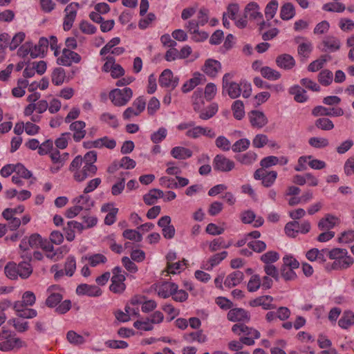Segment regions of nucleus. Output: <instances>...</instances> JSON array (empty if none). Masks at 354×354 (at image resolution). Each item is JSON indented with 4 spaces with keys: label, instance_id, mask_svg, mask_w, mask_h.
<instances>
[{
    "label": "nucleus",
    "instance_id": "2eb2a0df",
    "mask_svg": "<svg viewBox=\"0 0 354 354\" xmlns=\"http://www.w3.org/2000/svg\"><path fill=\"white\" fill-rule=\"evenodd\" d=\"M76 293L79 295H88L89 297H98L102 295L101 289L97 286L82 283L76 289Z\"/></svg>",
    "mask_w": 354,
    "mask_h": 354
},
{
    "label": "nucleus",
    "instance_id": "72a5a7b5",
    "mask_svg": "<svg viewBox=\"0 0 354 354\" xmlns=\"http://www.w3.org/2000/svg\"><path fill=\"white\" fill-rule=\"evenodd\" d=\"M66 78V73L63 68L58 67L53 70L51 75V80L53 84L56 86L62 84Z\"/></svg>",
    "mask_w": 354,
    "mask_h": 354
},
{
    "label": "nucleus",
    "instance_id": "6e6d98bb",
    "mask_svg": "<svg viewBox=\"0 0 354 354\" xmlns=\"http://www.w3.org/2000/svg\"><path fill=\"white\" fill-rule=\"evenodd\" d=\"M323 10L327 12H342L346 8L345 6L342 3H327L323 6Z\"/></svg>",
    "mask_w": 354,
    "mask_h": 354
},
{
    "label": "nucleus",
    "instance_id": "58836bf2",
    "mask_svg": "<svg viewBox=\"0 0 354 354\" xmlns=\"http://www.w3.org/2000/svg\"><path fill=\"white\" fill-rule=\"evenodd\" d=\"M232 245V242L229 241L228 243H225L223 238L218 237L214 239L209 243V249L211 252H215L221 248H228Z\"/></svg>",
    "mask_w": 354,
    "mask_h": 354
},
{
    "label": "nucleus",
    "instance_id": "423d86ee",
    "mask_svg": "<svg viewBox=\"0 0 354 354\" xmlns=\"http://www.w3.org/2000/svg\"><path fill=\"white\" fill-rule=\"evenodd\" d=\"M82 59L81 56L76 52L68 48H64L62 55L57 58V64L59 65L69 66L74 63H79Z\"/></svg>",
    "mask_w": 354,
    "mask_h": 354
},
{
    "label": "nucleus",
    "instance_id": "0e129e2a",
    "mask_svg": "<svg viewBox=\"0 0 354 354\" xmlns=\"http://www.w3.org/2000/svg\"><path fill=\"white\" fill-rule=\"evenodd\" d=\"M15 175L25 179H29L32 176V173L28 170L22 164L15 165Z\"/></svg>",
    "mask_w": 354,
    "mask_h": 354
},
{
    "label": "nucleus",
    "instance_id": "f03ea898",
    "mask_svg": "<svg viewBox=\"0 0 354 354\" xmlns=\"http://www.w3.org/2000/svg\"><path fill=\"white\" fill-rule=\"evenodd\" d=\"M133 96V91L129 87L115 88L109 93V98L112 103L117 106L126 105Z\"/></svg>",
    "mask_w": 354,
    "mask_h": 354
},
{
    "label": "nucleus",
    "instance_id": "09e8293b",
    "mask_svg": "<svg viewBox=\"0 0 354 354\" xmlns=\"http://www.w3.org/2000/svg\"><path fill=\"white\" fill-rule=\"evenodd\" d=\"M194 109L197 111L201 108V104H204L203 101V92L201 89L196 90L192 97Z\"/></svg>",
    "mask_w": 354,
    "mask_h": 354
},
{
    "label": "nucleus",
    "instance_id": "dca6fc26",
    "mask_svg": "<svg viewBox=\"0 0 354 354\" xmlns=\"http://www.w3.org/2000/svg\"><path fill=\"white\" fill-rule=\"evenodd\" d=\"M85 127V122L81 120L71 124L70 130L73 131V138L75 142H80L84 138L86 133Z\"/></svg>",
    "mask_w": 354,
    "mask_h": 354
},
{
    "label": "nucleus",
    "instance_id": "bf43d9fd",
    "mask_svg": "<svg viewBox=\"0 0 354 354\" xmlns=\"http://www.w3.org/2000/svg\"><path fill=\"white\" fill-rule=\"evenodd\" d=\"M167 136V129L164 127H160L156 132L153 133L151 135V141L158 144L162 142Z\"/></svg>",
    "mask_w": 354,
    "mask_h": 354
},
{
    "label": "nucleus",
    "instance_id": "79ce46f5",
    "mask_svg": "<svg viewBox=\"0 0 354 354\" xmlns=\"http://www.w3.org/2000/svg\"><path fill=\"white\" fill-rule=\"evenodd\" d=\"M315 125L317 128L324 131H330L334 128L333 122L327 118H318L315 120Z\"/></svg>",
    "mask_w": 354,
    "mask_h": 354
},
{
    "label": "nucleus",
    "instance_id": "6ab92c4d",
    "mask_svg": "<svg viewBox=\"0 0 354 354\" xmlns=\"http://www.w3.org/2000/svg\"><path fill=\"white\" fill-rule=\"evenodd\" d=\"M205 80L206 79L204 75L195 73L193 77L183 84L182 91L183 93H187L194 89L196 86L204 83Z\"/></svg>",
    "mask_w": 354,
    "mask_h": 354
},
{
    "label": "nucleus",
    "instance_id": "3c124183",
    "mask_svg": "<svg viewBox=\"0 0 354 354\" xmlns=\"http://www.w3.org/2000/svg\"><path fill=\"white\" fill-rule=\"evenodd\" d=\"M250 142L247 138H241L237 140L232 146V149L234 152H241L248 149Z\"/></svg>",
    "mask_w": 354,
    "mask_h": 354
},
{
    "label": "nucleus",
    "instance_id": "864d4df0",
    "mask_svg": "<svg viewBox=\"0 0 354 354\" xmlns=\"http://www.w3.org/2000/svg\"><path fill=\"white\" fill-rule=\"evenodd\" d=\"M328 255L330 259L334 261L349 256L347 250L343 248H333L328 251Z\"/></svg>",
    "mask_w": 354,
    "mask_h": 354
},
{
    "label": "nucleus",
    "instance_id": "4be33fe9",
    "mask_svg": "<svg viewBox=\"0 0 354 354\" xmlns=\"http://www.w3.org/2000/svg\"><path fill=\"white\" fill-rule=\"evenodd\" d=\"M227 256V252L223 251L212 256L205 263H203V268L207 270H211L213 268L218 265Z\"/></svg>",
    "mask_w": 354,
    "mask_h": 354
},
{
    "label": "nucleus",
    "instance_id": "bb28decb",
    "mask_svg": "<svg viewBox=\"0 0 354 354\" xmlns=\"http://www.w3.org/2000/svg\"><path fill=\"white\" fill-rule=\"evenodd\" d=\"M176 290V284L174 282H167L162 285L158 290V295L159 297L166 299L172 297L173 294Z\"/></svg>",
    "mask_w": 354,
    "mask_h": 354
},
{
    "label": "nucleus",
    "instance_id": "37998d69",
    "mask_svg": "<svg viewBox=\"0 0 354 354\" xmlns=\"http://www.w3.org/2000/svg\"><path fill=\"white\" fill-rule=\"evenodd\" d=\"M257 155L253 151H248L245 154L237 155L235 158L242 164L250 165L257 159Z\"/></svg>",
    "mask_w": 354,
    "mask_h": 354
},
{
    "label": "nucleus",
    "instance_id": "4d7b16f0",
    "mask_svg": "<svg viewBox=\"0 0 354 354\" xmlns=\"http://www.w3.org/2000/svg\"><path fill=\"white\" fill-rule=\"evenodd\" d=\"M216 146L223 150V151H227L232 148L230 140L225 136H218L215 140Z\"/></svg>",
    "mask_w": 354,
    "mask_h": 354
},
{
    "label": "nucleus",
    "instance_id": "4c0bfd02",
    "mask_svg": "<svg viewBox=\"0 0 354 354\" xmlns=\"http://www.w3.org/2000/svg\"><path fill=\"white\" fill-rule=\"evenodd\" d=\"M233 115L236 120H241L245 115L243 102L239 100L234 101L232 105Z\"/></svg>",
    "mask_w": 354,
    "mask_h": 354
},
{
    "label": "nucleus",
    "instance_id": "774afa93",
    "mask_svg": "<svg viewBox=\"0 0 354 354\" xmlns=\"http://www.w3.org/2000/svg\"><path fill=\"white\" fill-rule=\"evenodd\" d=\"M338 241L343 243H349L354 241V230H348L342 232L338 238Z\"/></svg>",
    "mask_w": 354,
    "mask_h": 354
},
{
    "label": "nucleus",
    "instance_id": "de8ad7c7",
    "mask_svg": "<svg viewBox=\"0 0 354 354\" xmlns=\"http://www.w3.org/2000/svg\"><path fill=\"white\" fill-rule=\"evenodd\" d=\"M76 270V261L75 259L73 256L67 257L64 265L65 274L69 277L73 276Z\"/></svg>",
    "mask_w": 354,
    "mask_h": 354
},
{
    "label": "nucleus",
    "instance_id": "e433bc0d",
    "mask_svg": "<svg viewBox=\"0 0 354 354\" xmlns=\"http://www.w3.org/2000/svg\"><path fill=\"white\" fill-rule=\"evenodd\" d=\"M330 57L327 55H322L319 59L312 62L308 66V71L316 72L322 68L324 64Z\"/></svg>",
    "mask_w": 354,
    "mask_h": 354
},
{
    "label": "nucleus",
    "instance_id": "5fc2aeb1",
    "mask_svg": "<svg viewBox=\"0 0 354 354\" xmlns=\"http://www.w3.org/2000/svg\"><path fill=\"white\" fill-rule=\"evenodd\" d=\"M295 268L281 266L280 268L281 276L285 281H292L297 278V274L294 271Z\"/></svg>",
    "mask_w": 354,
    "mask_h": 354
},
{
    "label": "nucleus",
    "instance_id": "a878e982",
    "mask_svg": "<svg viewBox=\"0 0 354 354\" xmlns=\"http://www.w3.org/2000/svg\"><path fill=\"white\" fill-rule=\"evenodd\" d=\"M244 274L239 270L234 271L230 274L225 279L224 284L228 288L236 286L243 279Z\"/></svg>",
    "mask_w": 354,
    "mask_h": 354
},
{
    "label": "nucleus",
    "instance_id": "1a4fd4ad",
    "mask_svg": "<svg viewBox=\"0 0 354 354\" xmlns=\"http://www.w3.org/2000/svg\"><path fill=\"white\" fill-rule=\"evenodd\" d=\"M248 118L253 128L261 129L268 122L265 114L259 111L253 110L248 113Z\"/></svg>",
    "mask_w": 354,
    "mask_h": 354
},
{
    "label": "nucleus",
    "instance_id": "f257e3e1",
    "mask_svg": "<svg viewBox=\"0 0 354 354\" xmlns=\"http://www.w3.org/2000/svg\"><path fill=\"white\" fill-rule=\"evenodd\" d=\"M234 77L233 73H225L222 80L223 93L226 92L232 99L237 98L241 93V84H237L232 79Z\"/></svg>",
    "mask_w": 354,
    "mask_h": 354
},
{
    "label": "nucleus",
    "instance_id": "4468645a",
    "mask_svg": "<svg viewBox=\"0 0 354 354\" xmlns=\"http://www.w3.org/2000/svg\"><path fill=\"white\" fill-rule=\"evenodd\" d=\"M353 263V259L351 256H348L335 260L331 264H327L326 266V270L328 271L345 270L349 268Z\"/></svg>",
    "mask_w": 354,
    "mask_h": 354
},
{
    "label": "nucleus",
    "instance_id": "f3484780",
    "mask_svg": "<svg viewBox=\"0 0 354 354\" xmlns=\"http://www.w3.org/2000/svg\"><path fill=\"white\" fill-rule=\"evenodd\" d=\"M221 70V63L218 61L213 59H207L203 66V72L208 76L212 77H216Z\"/></svg>",
    "mask_w": 354,
    "mask_h": 354
},
{
    "label": "nucleus",
    "instance_id": "7c9ffc66",
    "mask_svg": "<svg viewBox=\"0 0 354 354\" xmlns=\"http://www.w3.org/2000/svg\"><path fill=\"white\" fill-rule=\"evenodd\" d=\"M18 276L22 279L28 278L32 273V268L28 261H21L17 264Z\"/></svg>",
    "mask_w": 354,
    "mask_h": 354
},
{
    "label": "nucleus",
    "instance_id": "2f4dec72",
    "mask_svg": "<svg viewBox=\"0 0 354 354\" xmlns=\"http://www.w3.org/2000/svg\"><path fill=\"white\" fill-rule=\"evenodd\" d=\"M295 15V7L291 3H284L280 11V17L283 20H289Z\"/></svg>",
    "mask_w": 354,
    "mask_h": 354
},
{
    "label": "nucleus",
    "instance_id": "b1692460",
    "mask_svg": "<svg viewBox=\"0 0 354 354\" xmlns=\"http://www.w3.org/2000/svg\"><path fill=\"white\" fill-rule=\"evenodd\" d=\"M48 45V39L46 37H41L39 40L38 44L32 46L31 57L35 58L39 57L40 55H44V53L47 51Z\"/></svg>",
    "mask_w": 354,
    "mask_h": 354
},
{
    "label": "nucleus",
    "instance_id": "aec40b11",
    "mask_svg": "<svg viewBox=\"0 0 354 354\" xmlns=\"http://www.w3.org/2000/svg\"><path fill=\"white\" fill-rule=\"evenodd\" d=\"M125 279V277L113 276L111 277V284L109 286L110 290L116 294L122 293L126 289V285L124 283Z\"/></svg>",
    "mask_w": 354,
    "mask_h": 354
},
{
    "label": "nucleus",
    "instance_id": "5701e85b",
    "mask_svg": "<svg viewBox=\"0 0 354 354\" xmlns=\"http://www.w3.org/2000/svg\"><path fill=\"white\" fill-rule=\"evenodd\" d=\"M259 7L257 3L251 2L248 3L245 8V18L249 17L250 19H261L262 14L259 11Z\"/></svg>",
    "mask_w": 354,
    "mask_h": 354
},
{
    "label": "nucleus",
    "instance_id": "ddd939ff",
    "mask_svg": "<svg viewBox=\"0 0 354 354\" xmlns=\"http://www.w3.org/2000/svg\"><path fill=\"white\" fill-rule=\"evenodd\" d=\"M82 170L76 171L73 174L74 179L77 182L84 181L87 177L96 174L97 167L94 164L84 163Z\"/></svg>",
    "mask_w": 354,
    "mask_h": 354
},
{
    "label": "nucleus",
    "instance_id": "9b49d317",
    "mask_svg": "<svg viewBox=\"0 0 354 354\" xmlns=\"http://www.w3.org/2000/svg\"><path fill=\"white\" fill-rule=\"evenodd\" d=\"M295 41L299 44L297 48V53L301 59H306L309 57L313 51V44L310 41H306L304 37H297Z\"/></svg>",
    "mask_w": 354,
    "mask_h": 354
},
{
    "label": "nucleus",
    "instance_id": "412c9836",
    "mask_svg": "<svg viewBox=\"0 0 354 354\" xmlns=\"http://www.w3.org/2000/svg\"><path fill=\"white\" fill-rule=\"evenodd\" d=\"M277 65L285 70L292 68L295 65V61L292 56L288 54H282L276 59Z\"/></svg>",
    "mask_w": 354,
    "mask_h": 354
},
{
    "label": "nucleus",
    "instance_id": "0eeeda50",
    "mask_svg": "<svg viewBox=\"0 0 354 354\" xmlns=\"http://www.w3.org/2000/svg\"><path fill=\"white\" fill-rule=\"evenodd\" d=\"M79 4L77 3H71L66 7L64 10L66 15L63 23V28L64 30L68 31L72 28L76 17L77 8Z\"/></svg>",
    "mask_w": 354,
    "mask_h": 354
},
{
    "label": "nucleus",
    "instance_id": "e2e57ef3",
    "mask_svg": "<svg viewBox=\"0 0 354 354\" xmlns=\"http://www.w3.org/2000/svg\"><path fill=\"white\" fill-rule=\"evenodd\" d=\"M100 120L107 123L110 127L113 128H117L118 127V121L114 115L105 113L101 115Z\"/></svg>",
    "mask_w": 354,
    "mask_h": 354
},
{
    "label": "nucleus",
    "instance_id": "c756f323",
    "mask_svg": "<svg viewBox=\"0 0 354 354\" xmlns=\"http://www.w3.org/2000/svg\"><path fill=\"white\" fill-rule=\"evenodd\" d=\"M91 146H94V148L106 147L109 149H113L116 146V142L114 139L104 136L103 138L97 139L91 143Z\"/></svg>",
    "mask_w": 354,
    "mask_h": 354
},
{
    "label": "nucleus",
    "instance_id": "f8f14e48",
    "mask_svg": "<svg viewBox=\"0 0 354 354\" xmlns=\"http://www.w3.org/2000/svg\"><path fill=\"white\" fill-rule=\"evenodd\" d=\"M186 136L191 138H198L201 136H206L209 138H214L216 136L214 131L208 127L201 126L194 127L186 132Z\"/></svg>",
    "mask_w": 354,
    "mask_h": 354
},
{
    "label": "nucleus",
    "instance_id": "603ef678",
    "mask_svg": "<svg viewBox=\"0 0 354 354\" xmlns=\"http://www.w3.org/2000/svg\"><path fill=\"white\" fill-rule=\"evenodd\" d=\"M279 259V254L275 251H268L266 253L261 255L260 259L263 261L266 265V264H272L273 263L277 261Z\"/></svg>",
    "mask_w": 354,
    "mask_h": 354
},
{
    "label": "nucleus",
    "instance_id": "a18cd8bd",
    "mask_svg": "<svg viewBox=\"0 0 354 354\" xmlns=\"http://www.w3.org/2000/svg\"><path fill=\"white\" fill-rule=\"evenodd\" d=\"M290 93L295 95L294 99L297 102H304L308 100V96L306 95V91L299 86L292 88Z\"/></svg>",
    "mask_w": 354,
    "mask_h": 354
},
{
    "label": "nucleus",
    "instance_id": "8fccbe9b",
    "mask_svg": "<svg viewBox=\"0 0 354 354\" xmlns=\"http://www.w3.org/2000/svg\"><path fill=\"white\" fill-rule=\"evenodd\" d=\"M21 343V341L19 338H12L7 339L6 341L0 342V351H8L12 350L15 346H18L19 344Z\"/></svg>",
    "mask_w": 354,
    "mask_h": 354
},
{
    "label": "nucleus",
    "instance_id": "c03bdc74",
    "mask_svg": "<svg viewBox=\"0 0 354 354\" xmlns=\"http://www.w3.org/2000/svg\"><path fill=\"white\" fill-rule=\"evenodd\" d=\"M286 234L290 237H296L299 232V223L296 221L288 222L285 226Z\"/></svg>",
    "mask_w": 354,
    "mask_h": 354
},
{
    "label": "nucleus",
    "instance_id": "69168bd1",
    "mask_svg": "<svg viewBox=\"0 0 354 354\" xmlns=\"http://www.w3.org/2000/svg\"><path fill=\"white\" fill-rule=\"evenodd\" d=\"M88 260L89 261V264L91 265V266L95 267L100 263H106L107 259L104 255L102 254H95L90 256L88 258Z\"/></svg>",
    "mask_w": 354,
    "mask_h": 354
},
{
    "label": "nucleus",
    "instance_id": "cd10ccee",
    "mask_svg": "<svg viewBox=\"0 0 354 354\" xmlns=\"http://www.w3.org/2000/svg\"><path fill=\"white\" fill-rule=\"evenodd\" d=\"M322 44L326 48L324 51L329 50L330 52H335L340 48V41L335 37L328 36L326 37L322 41Z\"/></svg>",
    "mask_w": 354,
    "mask_h": 354
},
{
    "label": "nucleus",
    "instance_id": "9d476101",
    "mask_svg": "<svg viewBox=\"0 0 354 354\" xmlns=\"http://www.w3.org/2000/svg\"><path fill=\"white\" fill-rule=\"evenodd\" d=\"M159 84L162 87L174 88L178 85V78L174 77L171 70H164L159 77Z\"/></svg>",
    "mask_w": 354,
    "mask_h": 354
},
{
    "label": "nucleus",
    "instance_id": "c85d7f7f",
    "mask_svg": "<svg viewBox=\"0 0 354 354\" xmlns=\"http://www.w3.org/2000/svg\"><path fill=\"white\" fill-rule=\"evenodd\" d=\"M171 155L176 159L185 160L192 156V151L183 147H175L171 150Z\"/></svg>",
    "mask_w": 354,
    "mask_h": 354
},
{
    "label": "nucleus",
    "instance_id": "13d9d810",
    "mask_svg": "<svg viewBox=\"0 0 354 354\" xmlns=\"http://www.w3.org/2000/svg\"><path fill=\"white\" fill-rule=\"evenodd\" d=\"M217 111L218 108L216 105L212 104L200 113L199 118L202 120H208L212 118L216 113Z\"/></svg>",
    "mask_w": 354,
    "mask_h": 354
},
{
    "label": "nucleus",
    "instance_id": "20e7f679",
    "mask_svg": "<svg viewBox=\"0 0 354 354\" xmlns=\"http://www.w3.org/2000/svg\"><path fill=\"white\" fill-rule=\"evenodd\" d=\"M234 162L224 155H216L213 160V167L214 170L223 172H228L234 168Z\"/></svg>",
    "mask_w": 354,
    "mask_h": 354
},
{
    "label": "nucleus",
    "instance_id": "39448f33",
    "mask_svg": "<svg viewBox=\"0 0 354 354\" xmlns=\"http://www.w3.org/2000/svg\"><path fill=\"white\" fill-rule=\"evenodd\" d=\"M62 289L59 286L54 285L50 286L47 292H48V296L46 299L45 304L49 308H55L57 307V305L61 302L63 299V295L57 291L62 290Z\"/></svg>",
    "mask_w": 354,
    "mask_h": 354
},
{
    "label": "nucleus",
    "instance_id": "680f3d73",
    "mask_svg": "<svg viewBox=\"0 0 354 354\" xmlns=\"http://www.w3.org/2000/svg\"><path fill=\"white\" fill-rule=\"evenodd\" d=\"M66 337L69 342L77 345L82 344L85 342L84 337L73 330H70L67 333Z\"/></svg>",
    "mask_w": 354,
    "mask_h": 354
},
{
    "label": "nucleus",
    "instance_id": "f704fd0d",
    "mask_svg": "<svg viewBox=\"0 0 354 354\" xmlns=\"http://www.w3.org/2000/svg\"><path fill=\"white\" fill-rule=\"evenodd\" d=\"M337 220L336 217L328 214L319 221L318 227L321 230L332 229L336 225Z\"/></svg>",
    "mask_w": 354,
    "mask_h": 354
},
{
    "label": "nucleus",
    "instance_id": "ea45409f",
    "mask_svg": "<svg viewBox=\"0 0 354 354\" xmlns=\"http://www.w3.org/2000/svg\"><path fill=\"white\" fill-rule=\"evenodd\" d=\"M4 272L10 279H16L18 277L17 264L14 261L8 262L4 268Z\"/></svg>",
    "mask_w": 354,
    "mask_h": 354
},
{
    "label": "nucleus",
    "instance_id": "7ed1b4c3",
    "mask_svg": "<svg viewBox=\"0 0 354 354\" xmlns=\"http://www.w3.org/2000/svg\"><path fill=\"white\" fill-rule=\"evenodd\" d=\"M277 172L275 171H268L266 169L259 168L254 173L255 180H261V183L265 187H271L275 182Z\"/></svg>",
    "mask_w": 354,
    "mask_h": 354
},
{
    "label": "nucleus",
    "instance_id": "393cba45",
    "mask_svg": "<svg viewBox=\"0 0 354 354\" xmlns=\"http://www.w3.org/2000/svg\"><path fill=\"white\" fill-rule=\"evenodd\" d=\"M183 339L187 342H197L199 344L205 343L207 338L202 330H198L183 335Z\"/></svg>",
    "mask_w": 354,
    "mask_h": 354
},
{
    "label": "nucleus",
    "instance_id": "338daca9",
    "mask_svg": "<svg viewBox=\"0 0 354 354\" xmlns=\"http://www.w3.org/2000/svg\"><path fill=\"white\" fill-rule=\"evenodd\" d=\"M123 236L129 240L140 242L142 241V235L135 230H126L122 233Z\"/></svg>",
    "mask_w": 354,
    "mask_h": 354
},
{
    "label": "nucleus",
    "instance_id": "473e14b6",
    "mask_svg": "<svg viewBox=\"0 0 354 354\" xmlns=\"http://www.w3.org/2000/svg\"><path fill=\"white\" fill-rule=\"evenodd\" d=\"M354 324V313L351 311H345L343 316L338 321V325L344 329Z\"/></svg>",
    "mask_w": 354,
    "mask_h": 354
},
{
    "label": "nucleus",
    "instance_id": "49530a36",
    "mask_svg": "<svg viewBox=\"0 0 354 354\" xmlns=\"http://www.w3.org/2000/svg\"><path fill=\"white\" fill-rule=\"evenodd\" d=\"M278 1L277 0L270 1L265 8V15L268 20L272 19L278 8Z\"/></svg>",
    "mask_w": 354,
    "mask_h": 354
},
{
    "label": "nucleus",
    "instance_id": "6e6552de",
    "mask_svg": "<svg viewBox=\"0 0 354 354\" xmlns=\"http://www.w3.org/2000/svg\"><path fill=\"white\" fill-rule=\"evenodd\" d=\"M274 298L270 295H263L258 297L249 301V305L252 307L261 306L263 310H272L276 308V305L273 304Z\"/></svg>",
    "mask_w": 354,
    "mask_h": 354
},
{
    "label": "nucleus",
    "instance_id": "a211bd4d",
    "mask_svg": "<svg viewBox=\"0 0 354 354\" xmlns=\"http://www.w3.org/2000/svg\"><path fill=\"white\" fill-rule=\"evenodd\" d=\"M227 317L230 321L234 322L249 321L250 318L249 313L243 308L230 309Z\"/></svg>",
    "mask_w": 354,
    "mask_h": 354
},
{
    "label": "nucleus",
    "instance_id": "052dcab7",
    "mask_svg": "<svg viewBox=\"0 0 354 354\" xmlns=\"http://www.w3.org/2000/svg\"><path fill=\"white\" fill-rule=\"evenodd\" d=\"M261 287V279L258 274H254L251 277L248 283V290L249 292H255Z\"/></svg>",
    "mask_w": 354,
    "mask_h": 354
},
{
    "label": "nucleus",
    "instance_id": "c9c22d12",
    "mask_svg": "<svg viewBox=\"0 0 354 354\" xmlns=\"http://www.w3.org/2000/svg\"><path fill=\"white\" fill-rule=\"evenodd\" d=\"M261 75L269 80H277L281 77L279 71L274 70L268 66H263L260 69Z\"/></svg>",
    "mask_w": 354,
    "mask_h": 354
},
{
    "label": "nucleus",
    "instance_id": "a19ab883",
    "mask_svg": "<svg viewBox=\"0 0 354 354\" xmlns=\"http://www.w3.org/2000/svg\"><path fill=\"white\" fill-rule=\"evenodd\" d=\"M333 73L328 69L322 71L318 75V81L323 86L330 85L333 82Z\"/></svg>",
    "mask_w": 354,
    "mask_h": 354
}]
</instances>
